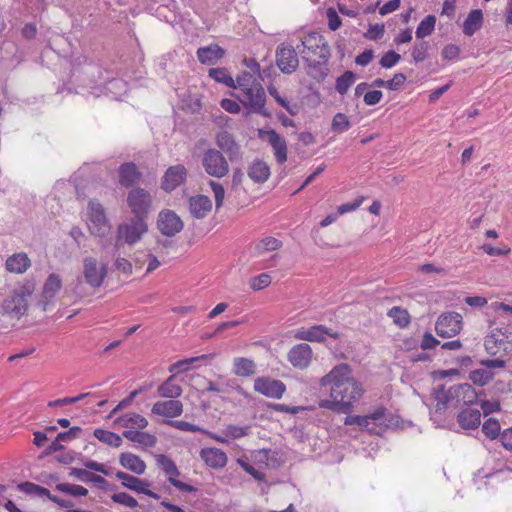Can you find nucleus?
Wrapping results in <instances>:
<instances>
[{"label":"nucleus","instance_id":"1","mask_svg":"<svg viewBox=\"0 0 512 512\" xmlns=\"http://www.w3.org/2000/svg\"><path fill=\"white\" fill-rule=\"evenodd\" d=\"M321 387L330 386V397L338 399L347 412L353 402L363 395L362 384L352 377V368L347 363L336 365L328 374L319 380Z\"/></svg>","mask_w":512,"mask_h":512},{"label":"nucleus","instance_id":"2","mask_svg":"<svg viewBox=\"0 0 512 512\" xmlns=\"http://www.w3.org/2000/svg\"><path fill=\"white\" fill-rule=\"evenodd\" d=\"M148 232L147 220L132 217L117 226L114 248L119 251L124 245L132 246Z\"/></svg>","mask_w":512,"mask_h":512},{"label":"nucleus","instance_id":"3","mask_svg":"<svg viewBox=\"0 0 512 512\" xmlns=\"http://www.w3.org/2000/svg\"><path fill=\"white\" fill-rule=\"evenodd\" d=\"M35 290L33 281H26L20 287L16 288L13 293L4 299L2 303V311L5 314L13 315L20 318L28 309V297Z\"/></svg>","mask_w":512,"mask_h":512},{"label":"nucleus","instance_id":"4","mask_svg":"<svg viewBox=\"0 0 512 512\" xmlns=\"http://www.w3.org/2000/svg\"><path fill=\"white\" fill-rule=\"evenodd\" d=\"M484 394L483 391L477 393L471 384L463 383L450 387L447 391L441 386L437 393L438 404L447 405L451 399H456L458 403L473 405L478 403V398Z\"/></svg>","mask_w":512,"mask_h":512},{"label":"nucleus","instance_id":"5","mask_svg":"<svg viewBox=\"0 0 512 512\" xmlns=\"http://www.w3.org/2000/svg\"><path fill=\"white\" fill-rule=\"evenodd\" d=\"M126 203L133 217L147 220L153 206V197L150 192L136 186L128 191Z\"/></svg>","mask_w":512,"mask_h":512},{"label":"nucleus","instance_id":"6","mask_svg":"<svg viewBox=\"0 0 512 512\" xmlns=\"http://www.w3.org/2000/svg\"><path fill=\"white\" fill-rule=\"evenodd\" d=\"M228 161L220 150L209 148L203 153L201 163L209 176L223 178L229 173Z\"/></svg>","mask_w":512,"mask_h":512},{"label":"nucleus","instance_id":"7","mask_svg":"<svg viewBox=\"0 0 512 512\" xmlns=\"http://www.w3.org/2000/svg\"><path fill=\"white\" fill-rule=\"evenodd\" d=\"M301 45L303 50L301 51L302 56L313 55L323 61H329L331 57V51L328 42L325 37L315 31H311L305 34L301 38Z\"/></svg>","mask_w":512,"mask_h":512},{"label":"nucleus","instance_id":"8","mask_svg":"<svg viewBox=\"0 0 512 512\" xmlns=\"http://www.w3.org/2000/svg\"><path fill=\"white\" fill-rule=\"evenodd\" d=\"M242 97L238 96L239 101L248 109V113H256L264 117H271V113L265 108L266 93L262 85L244 90Z\"/></svg>","mask_w":512,"mask_h":512},{"label":"nucleus","instance_id":"9","mask_svg":"<svg viewBox=\"0 0 512 512\" xmlns=\"http://www.w3.org/2000/svg\"><path fill=\"white\" fill-rule=\"evenodd\" d=\"M381 418H383V410H375L373 413L364 416L349 415L346 417L345 424L357 425L370 434L383 436L385 427L382 425Z\"/></svg>","mask_w":512,"mask_h":512},{"label":"nucleus","instance_id":"10","mask_svg":"<svg viewBox=\"0 0 512 512\" xmlns=\"http://www.w3.org/2000/svg\"><path fill=\"white\" fill-rule=\"evenodd\" d=\"M462 320V315L458 312H444L435 323V331L442 338L453 337L462 330Z\"/></svg>","mask_w":512,"mask_h":512},{"label":"nucleus","instance_id":"11","mask_svg":"<svg viewBox=\"0 0 512 512\" xmlns=\"http://www.w3.org/2000/svg\"><path fill=\"white\" fill-rule=\"evenodd\" d=\"M275 61L279 70L284 74H292L299 66L296 49L286 43H280L275 51Z\"/></svg>","mask_w":512,"mask_h":512},{"label":"nucleus","instance_id":"12","mask_svg":"<svg viewBox=\"0 0 512 512\" xmlns=\"http://www.w3.org/2000/svg\"><path fill=\"white\" fill-rule=\"evenodd\" d=\"M254 390L265 397L280 399L286 392V385L281 380L261 376L254 380Z\"/></svg>","mask_w":512,"mask_h":512},{"label":"nucleus","instance_id":"13","mask_svg":"<svg viewBox=\"0 0 512 512\" xmlns=\"http://www.w3.org/2000/svg\"><path fill=\"white\" fill-rule=\"evenodd\" d=\"M157 465L165 472L168 481L178 490L182 492H196L197 489L177 479L180 475L175 463L163 454L156 455Z\"/></svg>","mask_w":512,"mask_h":512},{"label":"nucleus","instance_id":"14","mask_svg":"<svg viewBox=\"0 0 512 512\" xmlns=\"http://www.w3.org/2000/svg\"><path fill=\"white\" fill-rule=\"evenodd\" d=\"M88 217L92 225L90 226L91 233L99 237L104 236L109 228V223L104 208L99 202L89 201Z\"/></svg>","mask_w":512,"mask_h":512},{"label":"nucleus","instance_id":"15","mask_svg":"<svg viewBox=\"0 0 512 512\" xmlns=\"http://www.w3.org/2000/svg\"><path fill=\"white\" fill-rule=\"evenodd\" d=\"M85 282L93 288L100 287L107 276L106 265L99 266L97 259L86 257L83 260Z\"/></svg>","mask_w":512,"mask_h":512},{"label":"nucleus","instance_id":"16","mask_svg":"<svg viewBox=\"0 0 512 512\" xmlns=\"http://www.w3.org/2000/svg\"><path fill=\"white\" fill-rule=\"evenodd\" d=\"M215 142L223 155L226 154L229 161L234 162L242 159L241 146L236 142L234 136L226 130L216 134Z\"/></svg>","mask_w":512,"mask_h":512},{"label":"nucleus","instance_id":"17","mask_svg":"<svg viewBox=\"0 0 512 512\" xmlns=\"http://www.w3.org/2000/svg\"><path fill=\"white\" fill-rule=\"evenodd\" d=\"M183 221L172 210H162L157 219V227L159 231L167 237H173L183 229Z\"/></svg>","mask_w":512,"mask_h":512},{"label":"nucleus","instance_id":"18","mask_svg":"<svg viewBox=\"0 0 512 512\" xmlns=\"http://www.w3.org/2000/svg\"><path fill=\"white\" fill-rule=\"evenodd\" d=\"M188 171L182 164L170 166L161 180V188L165 192H172L182 185L187 179Z\"/></svg>","mask_w":512,"mask_h":512},{"label":"nucleus","instance_id":"19","mask_svg":"<svg viewBox=\"0 0 512 512\" xmlns=\"http://www.w3.org/2000/svg\"><path fill=\"white\" fill-rule=\"evenodd\" d=\"M326 336L333 339H339L340 333L332 331L325 325H314L308 329L302 328L295 333L296 339L309 342H324L326 340Z\"/></svg>","mask_w":512,"mask_h":512},{"label":"nucleus","instance_id":"20","mask_svg":"<svg viewBox=\"0 0 512 512\" xmlns=\"http://www.w3.org/2000/svg\"><path fill=\"white\" fill-rule=\"evenodd\" d=\"M118 183L124 188H134L143 178V173L134 162H124L118 167Z\"/></svg>","mask_w":512,"mask_h":512},{"label":"nucleus","instance_id":"21","mask_svg":"<svg viewBox=\"0 0 512 512\" xmlns=\"http://www.w3.org/2000/svg\"><path fill=\"white\" fill-rule=\"evenodd\" d=\"M312 348L307 343H300L293 346L288 352V360L293 367L305 369L312 360Z\"/></svg>","mask_w":512,"mask_h":512},{"label":"nucleus","instance_id":"22","mask_svg":"<svg viewBox=\"0 0 512 512\" xmlns=\"http://www.w3.org/2000/svg\"><path fill=\"white\" fill-rule=\"evenodd\" d=\"M151 412L165 418H175L183 413V404L176 399L157 401L153 404Z\"/></svg>","mask_w":512,"mask_h":512},{"label":"nucleus","instance_id":"23","mask_svg":"<svg viewBox=\"0 0 512 512\" xmlns=\"http://www.w3.org/2000/svg\"><path fill=\"white\" fill-rule=\"evenodd\" d=\"M272 146L274 155L278 163L282 164L287 160V143L275 130L271 129L266 132H260V137L264 138Z\"/></svg>","mask_w":512,"mask_h":512},{"label":"nucleus","instance_id":"24","mask_svg":"<svg viewBox=\"0 0 512 512\" xmlns=\"http://www.w3.org/2000/svg\"><path fill=\"white\" fill-rule=\"evenodd\" d=\"M116 478L120 480L122 485L126 488H129L138 493H143L155 499L159 498L156 493L148 489L149 484L147 482L142 481L135 476L119 471L116 473Z\"/></svg>","mask_w":512,"mask_h":512},{"label":"nucleus","instance_id":"25","mask_svg":"<svg viewBox=\"0 0 512 512\" xmlns=\"http://www.w3.org/2000/svg\"><path fill=\"white\" fill-rule=\"evenodd\" d=\"M250 429V426L228 425L225 429L222 430L220 435L208 432L207 436L219 443L229 444L232 440H236L248 435L250 433Z\"/></svg>","mask_w":512,"mask_h":512},{"label":"nucleus","instance_id":"26","mask_svg":"<svg viewBox=\"0 0 512 512\" xmlns=\"http://www.w3.org/2000/svg\"><path fill=\"white\" fill-rule=\"evenodd\" d=\"M303 61L306 63V72L317 82H322L327 77L329 69L327 67L328 61L323 59H312L309 56H302Z\"/></svg>","mask_w":512,"mask_h":512},{"label":"nucleus","instance_id":"27","mask_svg":"<svg viewBox=\"0 0 512 512\" xmlns=\"http://www.w3.org/2000/svg\"><path fill=\"white\" fill-rule=\"evenodd\" d=\"M212 209L211 199L203 194L189 198V211L197 219L205 218Z\"/></svg>","mask_w":512,"mask_h":512},{"label":"nucleus","instance_id":"28","mask_svg":"<svg viewBox=\"0 0 512 512\" xmlns=\"http://www.w3.org/2000/svg\"><path fill=\"white\" fill-rule=\"evenodd\" d=\"M196 54L201 64L215 65L218 60L224 57L225 50L218 44H211L198 48Z\"/></svg>","mask_w":512,"mask_h":512},{"label":"nucleus","instance_id":"29","mask_svg":"<svg viewBox=\"0 0 512 512\" xmlns=\"http://www.w3.org/2000/svg\"><path fill=\"white\" fill-rule=\"evenodd\" d=\"M31 267V260L25 252L15 253L9 256L5 262L7 271L16 274L25 273Z\"/></svg>","mask_w":512,"mask_h":512},{"label":"nucleus","instance_id":"30","mask_svg":"<svg viewBox=\"0 0 512 512\" xmlns=\"http://www.w3.org/2000/svg\"><path fill=\"white\" fill-rule=\"evenodd\" d=\"M115 423L125 430H141L148 426V421L142 415L135 412H128L115 420Z\"/></svg>","mask_w":512,"mask_h":512},{"label":"nucleus","instance_id":"31","mask_svg":"<svg viewBox=\"0 0 512 512\" xmlns=\"http://www.w3.org/2000/svg\"><path fill=\"white\" fill-rule=\"evenodd\" d=\"M457 422L463 429H476L481 423V413L476 408L467 407L459 412Z\"/></svg>","mask_w":512,"mask_h":512},{"label":"nucleus","instance_id":"32","mask_svg":"<svg viewBox=\"0 0 512 512\" xmlns=\"http://www.w3.org/2000/svg\"><path fill=\"white\" fill-rule=\"evenodd\" d=\"M176 375L169 376L162 384L158 386L157 393L160 397L176 399L183 393L182 387L175 382Z\"/></svg>","mask_w":512,"mask_h":512},{"label":"nucleus","instance_id":"33","mask_svg":"<svg viewBox=\"0 0 512 512\" xmlns=\"http://www.w3.org/2000/svg\"><path fill=\"white\" fill-rule=\"evenodd\" d=\"M86 438L85 432L81 427L74 426L68 431L60 432L48 445V448H65L61 442H70L74 439Z\"/></svg>","mask_w":512,"mask_h":512},{"label":"nucleus","instance_id":"34","mask_svg":"<svg viewBox=\"0 0 512 512\" xmlns=\"http://www.w3.org/2000/svg\"><path fill=\"white\" fill-rule=\"evenodd\" d=\"M123 436L134 443L142 445L145 448L154 447L157 442L155 435L142 432L140 430H124Z\"/></svg>","mask_w":512,"mask_h":512},{"label":"nucleus","instance_id":"35","mask_svg":"<svg viewBox=\"0 0 512 512\" xmlns=\"http://www.w3.org/2000/svg\"><path fill=\"white\" fill-rule=\"evenodd\" d=\"M483 25V13L480 9L471 10L463 23V33L466 36L474 35Z\"/></svg>","mask_w":512,"mask_h":512},{"label":"nucleus","instance_id":"36","mask_svg":"<svg viewBox=\"0 0 512 512\" xmlns=\"http://www.w3.org/2000/svg\"><path fill=\"white\" fill-rule=\"evenodd\" d=\"M248 176L255 183H264L270 176V168L264 161L255 160L248 168Z\"/></svg>","mask_w":512,"mask_h":512},{"label":"nucleus","instance_id":"37","mask_svg":"<svg viewBox=\"0 0 512 512\" xmlns=\"http://www.w3.org/2000/svg\"><path fill=\"white\" fill-rule=\"evenodd\" d=\"M201 458L212 468H222L226 465L227 456L223 450H200Z\"/></svg>","mask_w":512,"mask_h":512},{"label":"nucleus","instance_id":"38","mask_svg":"<svg viewBox=\"0 0 512 512\" xmlns=\"http://www.w3.org/2000/svg\"><path fill=\"white\" fill-rule=\"evenodd\" d=\"M233 373L240 377H250L256 373V364L245 357H237L233 360Z\"/></svg>","mask_w":512,"mask_h":512},{"label":"nucleus","instance_id":"39","mask_svg":"<svg viewBox=\"0 0 512 512\" xmlns=\"http://www.w3.org/2000/svg\"><path fill=\"white\" fill-rule=\"evenodd\" d=\"M62 288L61 277L56 273H51L44 282L42 295L46 301L52 300Z\"/></svg>","mask_w":512,"mask_h":512},{"label":"nucleus","instance_id":"40","mask_svg":"<svg viewBox=\"0 0 512 512\" xmlns=\"http://www.w3.org/2000/svg\"><path fill=\"white\" fill-rule=\"evenodd\" d=\"M121 465L135 474H143L146 465L140 457L132 453H123L120 458Z\"/></svg>","mask_w":512,"mask_h":512},{"label":"nucleus","instance_id":"41","mask_svg":"<svg viewBox=\"0 0 512 512\" xmlns=\"http://www.w3.org/2000/svg\"><path fill=\"white\" fill-rule=\"evenodd\" d=\"M69 475L83 482L94 483L100 488H104L105 484L107 483V481L102 476L91 473L85 469L72 468Z\"/></svg>","mask_w":512,"mask_h":512},{"label":"nucleus","instance_id":"42","mask_svg":"<svg viewBox=\"0 0 512 512\" xmlns=\"http://www.w3.org/2000/svg\"><path fill=\"white\" fill-rule=\"evenodd\" d=\"M93 437L98 439L104 445L110 447H119L122 444V438L120 435L105 429H95Z\"/></svg>","mask_w":512,"mask_h":512},{"label":"nucleus","instance_id":"43","mask_svg":"<svg viewBox=\"0 0 512 512\" xmlns=\"http://www.w3.org/2000/svg\"><path fill=\"white\" fill-rule=\"evenodd\" d=\"M261 79L262 77H258L251 72L243 71L240 75L237 76L235 80L236 88L244 91L249 90L250 88L258 87V85H261Z\"/></svg>","mask_w":512,"mask_h":512},{"label":"nucleus","instance_id":"44","mask_svg":"<svg viewBox=\"0 0 512 512\" xmlns=\"http://www.w3.org/2000/svg\"><path fill=\"white\" fill-rule=\"evenodd\" d=\"M282 241L275 238V237H265L262 238L256 245H255V252L257 255H262L266 252L270 251H276L282 247Z\"/></svg>","mask_w":512,"mask_h":512},{"label":"nucleus","instance_id":"45","mask_svg":"<svg viewBox=\"0 0 512 512\" xmlns=\"http://www.w3.org/2000/svg\"><path fill=\"white\" fill-rule=\"evenodd\" d=\"M356 74L350 70L345 71L342 75L337 77L335 82V90L340 95H345L349 88L355 83Z\"/></svg>","mask_w":512,"mask_h":512},{"label":"nucleus","instance_id":"46","mask_svg":"<svg viewBox=\"0 0 512 512\" xmlns=\"http://www.w3.org/2000/svg\"><path fill=\"white\" fill-rule=\"evenodd\" d=\"M209 77L218 83H222L229 88L236 89L235 80L227 72L226 68H211L208 72Z\"/></svg>","mask_w":512,"mask_h":512},{"label":"nucleus","instance_id":"47","mask_svg":"<svg viewBox=\"0 0 512 512\" xmlns=\"http://www.w3.org/2000/svg\"><path fill=\"white\" fill-rule=\"evenodd\" d=\"M436 17L434 15H427L418 25L416 29V38L424 39L431 35L435 29Z\"/></svg>","mask_w":512,"mask_h":512},{"label":"nucleus","instance_id":"48","mask_svg":"<svg viewBox=\"0 0 512 512\" xmlns=\"http://www.w3.org/2000/svg\"><path fill=\"white\" fill-rule=\"evenodd\" d=\"M494 377V373L487 369H476L469 373V379L478 386L487 385Z\"/></svg>","mask_w":512,"mask_h":512},{"label":"nucleus","instance_id":"49","mask_svg":"<svg viewBox=\"0 0 512 512\" xmlns=\"http://www.w3.org/2000/svg\"><path fill=\"white\" fill-rule=\"evenodd\" d=\"M503 343L504 339H501L496 332H491L485 337L484 347L488 354L494 356L499 352Z\"/></svg>","mask_w":512,"mask_h":512},{"label":"nucleus","instance_id":"50","mask_svg":"<svg viewBox=\"0 0 512 512\" xmlns=\"http://www.w3.org/2000/svg\"><path fill=\"white\" fill-rule=\"evenodd\" d=\"M351 127V122L348 116L344 113H337L332 119L331 130L334 133H343Z\"/></svg>","mask_w":512,"mask_h":512},{"label":"nucleus","instance_id":"51","mask_svg":"<svg viewBox=\"0 0 512 512\" xmlns=\"http://www.w3.org/2000/svg\"><path fill=\"white\" fill-rule=\"evenodd\" d=\"M163 423L167 424L173 428H176L178 430H181V431L200 432V433H203L206 435L208 433V431L204 430L203 428H200L199 426H197L195 424H192V423H189L186 421H182V420H164Z\"/></svg>","mask_w":512,"mask_h":512},{"label":"nucleus","instance_id":"52","mask_svg":"<svg viewBox=\"0 0 512 512\" xmlns=\"http://www.w3.org/2000/svg\"><path fill=\"white\" fill-rule=\"evenodd\" d=\"M57 491H60L65 494H69L72 496H87L88 490L81 485L70 484V483H59L55 486Z\"/></svg>","mask_w":512,"mask_h":512},{"label":"nucleus","instance_id":"53","mask_svg":"<svg viewBox=\"0 0 512 512\" xmlns=\"http://www.w3.org/2000/svg\"><path fill=\"white\" fill-rule=\"evenodd\" d=\"M388 316L393 318L394 322L400 327H406L410 323V315L407 310L401 307H393L389 310Z\"/></svg>","mask_w":512,"mask_h":512},{"label":"nucleus","instance_id":"54","mask_svg":"<svg viewBox=\"0 0 512 512\" xmlns=\"http://www.w3.org/2000/svg\"><path fill=\"white\" fill-rule=\"evenodd\" d=\"M500 430V423L495 418L487 419L482 425V432L492 440L501 437Z\"/></svg>","mask_w":512,"mask_h":512},{"label":"nucleus","instance_id":"55","mask_svg":"<svg viewBox=\"0 0 512 512\" xmlns=\"http://www.w3.org/2000/svg\"><path fill=\"white\" fill-rule=\"evenodd\" d=\"M429 44L427 41H419L414 44L412 58L416 63L423 62L428 57Z\"/></svg>","mask_w":512,"mask_h":512},{"label":"nucleus","instance_id":"56","mask_svg":"<svg viewBox=\"0 0 512 512\" xmlns=\"http://www.w3.org/2000/svg\"><path fill=\"white\" fill-rule=\"evenodd\" d=\"M376 410H383V418H381V422L383 427H385V431L387 429H394L400 426L402 420L398 415L388 413L385 407H379Z\"/></svg>","mask_w":512,"mask_h":512},{"label":"nucleus","instance_id":"57","mask_svg":"<svg viewBox=\"0 0 512 512\" xmlns=\"http://www.w3.org/2000/svg\"><path fill=\"white\" fill-rule=\"evenodd\" d=\"M35 495H37L39 497H47L50 501H52L53 503L57 504L58 506H60L62 508H68V507L72 506L71 502L65 501L55 495H52L47 488L42 487L40 485H38V489H37Z\"/></svg>","mask_w":512,"mask_h":512},{"label":"nucleus","instance_id":"58","mask_svg":"<svg viewBox=\"0 0 512 512\" xmlns=\"http://www.w3.org/2000/svg\"><path fill=\"white\" fill-rule=\"evenodd\" d=\"M111 499L113 502L129 508H135L138 505L137 500L125 492L115 493L111 496Z\"/></svg>","mask_w":512,"mask_h":512},{"label":"nucleus","instance_id":"59","mask_svg":"<svg viewBox=\"0 0 512 512\" xmlns=\"http://www.w3.org/2000/svg\"><path fill=\"white\" fill-rule=\"evenodd\" d=\"M401 59V55L396 53L394 50H389L386 52L380 59L379 64L383 68H392L395 66Z\"/></svg>","mask_w":512,"mask_h":512},{"label":"nucleus","instance_id":"60","mask_svg":"<svg viewBox=\"0 0 512 512\" xmlns=\"http://www.w3.org/2000/svg\"><path fill=\"white\" fill-rule=\"evenodd\" d=\"M209 185L214 193L216 210H219L225 198L224 187L222 186V184L213 180L209 182Z\"/></svg>","mask_w":512,"mask_h":512},{"label":"nucleus","instance_id":"61","mask_svg":"<svg viewBox=\"0 0 512 512\" xmlns=\"http://www.w3.org/2000/svg\"><path fill=\"white\" fill-rule=\"evenodd\" d=\"M318 405L320 408L329 409V410H332L337 413H344V414L348 413L346 411V409H344V407L342 406L341 402L338 399L331 398V400H328V399L320 400Z\"/></svg>","mask_w":512,"mask_h":512},{"label":"nucleus","instance_id":"62","mask_svg":"<svg viewBox=\"0 0 512 512\" xmlns=\"http://www.w3.org/2000/svg\"><path fill=\"white\" fill-rule=\"evenodd\" d=\"M326 17L328 19V27L332 31H336L340 28L342 21L336 10L332 7L326 10Z\"/></svg>","mask_w":512,"mask_h":512},{"label":"nucleus","instance_id":"63","mask_svg":"<svg viewBox=\"0 0 512 512\" xmlns=\"http://www.w3.org/2000/svg\"><path fill=\"white\" fill-rule=\"evenodd\" d=\"M271 283L270 275L262 273L257 277H254L251 282V288L253 290H262L268 287Z\"/></svg>","mask_w":512,"mask_h":512},{"label":"nucleus","instance_id":"64","mask_svg":"<svg viewBox=\"0 0 512 512\" xmlns=\"http://www.w3.org/2000/svg\"><path fill=\"white\" fill-rule=\"evenodd\" d=\"M460 47L455 44H448L444 46L441 52V56L445 60H454L459 57Z\"/></svg>","mask_w":512,"mask_h":512}]
</instances>
